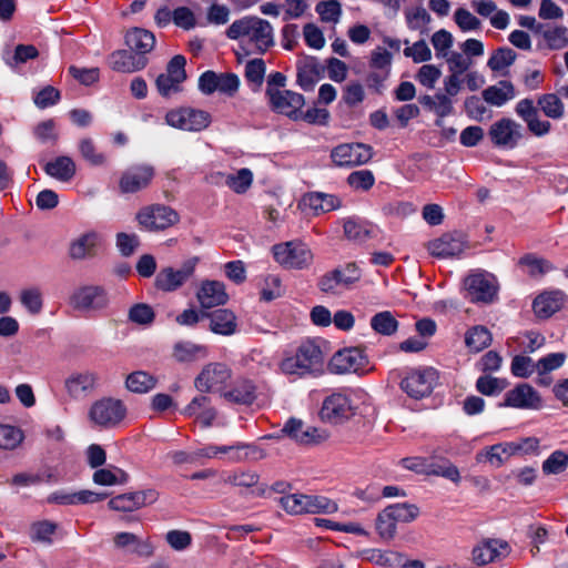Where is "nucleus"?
<instances>
[{
    "instance_id": "57",
    "label": "nucleus",
    "mask_w": 568,
    "mask_h": 568,
    "mask_svg": "<svg viewBox=\"0 0 568 568\" xmlns=\"http://www.w3.org/2000/svg\"><path fill=\"white\" fill-rule=\"evenodd\" d=\"M507 386L505 379L493 377L490 375L480 376L476 382L477 390L486 396H493L503 392Z\"/></svg>"
},
{
    "instance_id": "12",
    "label": "nucleus",
    "mask_w": 568,
    "mask_h": 568,
    "mask_svg": "<svg viewBox=\"0 0 568 568\" xmlns=\"http://www.w3.org/2000/svg\"><path fill=\"white\" fill-rule=\"evenodd\" d=\"M464 287L471 302L483 303L493 302L498 290L495 276L486 272L469 274L464 281Z\"/></svg>"
},
{
    "instance_id": "25",
    "label": "nucleus",
    "mask_w": 568,
    "mask_h": 568,
    "mask_svg": "<svg viewBox=\"0 0 568 568\" xmlns=\"http://www.w3.org/2000/svg\"><path fill=\"white\" fill-rule=\"evenodd\" d=\"M101 244L102 235L97 231H88L70 242L68 254L73 261L91 258L97 255Z\"/></svg>"
},
{
    "instance_id": "16",
    "label": "nucleus",
    "mask_w": 568,
    "mask_h": 568,
    "mask_svg": "<svg viewBox=\"0 0 568 568\" xmlns=\"http://www.w3.org/2000/svg\"><path fill=\"white\" fill-rule=\"evenodd\" d=\"M272 110L293 120L301 118V110L305 104L304 97L291 90H266Z\"/></svg>"
},
{
    "instance_id": "62",
    "label": "nucleus",
    "mask_w": 568,
    "mask_h": 568,
    "mask_svg": "<svg viewBox=\"0 0 568 568\" xmlns=\"http://www.w3.org/2000/svg\"><path fill=\"white\" fill-rule=\"evenodd\" d=\"M428 475L442 476L456 484L460 480L459 470L447 460L428 465Z\"/></svg>"
},
{
    "instance_id": "51",
    "label": "nucleus",
    "mask_w": 568,
    "mask_h": 568,
    "mask_svg": "<svg viewBox=\"0 0 568 568\" xmlns=\"http://www.w3.org/2000/svg\"><path fill=\"white\" fill-rule=\"evenodd\" d=\"M516 57V52L513 49L503 47L494 51L487 62V65L491 71L505 74V70L515 62Z\"/></svg>"
},
{
    "instance_id": "39",
    "label": "nucleus",
    "mask_w": 568,
    "mask_h": 568,
    "mask_svg": "<svg viewBox=\"0 0 568 568\" xmlns=\"http://www.w3.org/2000/svg\"><path fill=\"white\" fill-rule=\"evenodd\" d=\"M44 172L60 182H69L77 172L74 161L67 155H61L44 165Z\"/></svg>"
},
{
    "instance_id": "59",
    "label": "nucleus",
    "mask_w": 568,
    "mask_h": 568,
    "mask_svg": "<svg viewBox=\"0 0 568 568\" xmlns=\"http://www.w3.org/2000/svg\"><path fill=\"white\" fill-rule=\"evenodd\" d=\"M396 520L390 510L386 507L381 511L376 519V529L379 536L384 539H390L396 531Z\"/></svg>"
},
{
    "instance_id": "60",
    "label": "nucleus",
    "mask_w": 568,
    "mask_h": 568,
    "mask_svg": "<svg viewBox=\"0 0 568 568\" xmlns=\"http://www.w3.org/2000/svg\"><path fill=\"white\" fill-rule=\"evenodd\" d=\"M568 466V455L561 450L554 452L544 463L542 471L547 475L560 474Z\"/></svg>"
},
{
    "instance_id": "64",
    "label": "nucleus",
    "mask_w": 568,
    "mask_h": 568,
    "mask_svg": "<svg viewBox=\"0 0 568 568\" xmlns=\"http://www.w3.org/2000/svg\"><path fill=\"white\" fill-rule=\"evenodd\" d=\"M303 37L306 44L314 50H321L325 47L326 41L324 33L314 23H306L303 27Z\"/></svg>"
},
{
    "instance_id": "48",
    "label": "nucleus",
    "mask_w": 568,
    "mask_h": 568,
    "mask_svg": "<svg viewBox=\"0 0 568 568\" xmlns=\"http://www.w3.org/2000/svg\"><path fill=\"white\" fill-rule=\"evenodd\" d=\"M82 159L92 166H102L106 163V156L100 152L91 138H83L78 144Z\"/></svg>"
},
{
    "instance_id": "27",
    "label": "nucleus",
    "mask_w": 568,
    "mask_h": 568,
    "mask_svg": "<svg viewBox=\"0 0 568 568\" xmlns=\"http://www.w3.org/2000/svg\"><path fill=\"white\" fill-rule=\"evenodd\" d=\"M223 483L235 488L251 490L257 496H263L266 491V485L261 483L260 475L250 469L224 473Z\"/></svg>"
},
{
    "instance_id": "52",
    "label": "nucleus",
    "mask_w": 568,
    "mask_h": 568,
    "mask_svg": "<svg viewBox=\"0 0 568 568\" xmlns=\"http://www.w3.org/2000/svg\"><path fill=\"white\" fill-rule=\"evenodd\" d=\"M537 104L544 114L550 119L557 120L564 115L565 105L557 94H542L538 98Z\"/></svg>"
},
{
    "instance_id": "22",
    "label": "nucleus",
    "mask_w": 568,
    "mask_h": 568,
    "mask_svg": "<svg viewBox=\"0 0 568 568\" xmlns=\"http://www.w3.org/2000/svg\"><path fill=\"white\" fill-rule=\"evenodd\" d=\"M491 142L499 148H515L523 138L521 125L509 118H503L489 129Z\"/></svg>"
},
{
    "instance_id": "53",
    "label": "nucleus",
    "mask_w": 568,
    "mask_h": 568,
    "mask_svg": "<svg viewBox=\"0 0 568 568\" xmlns=\"http://www.w3.org/2000/svg\"><path fill=\"white\" fill-rule=\"evenodd\" d=\"M57 527V524L50 520L36 521L30 527V537L33 541L51 544Z\"/></svg>"
},
{
    "instance_id": "31",
    "label": "nucleus",
    "mask_w": 568,
    "mask_h": 568,
    "mask_svg": "<svg viewBox=\"0 0 568 568\" xmlns=\"http://www.w3.org/2000/svg\"><path fill=\"white\" fill-rule=\"evenodd\" d=\"M449 67L450 75L444 80L445 92L449 95H457L460 90L459 75L471 65V60L459 52H450L444 58Z\"/></svg>"
},
{
    "instance_id": "10",
    "label": "nucleus",
    "mask_w": 568,
    "mask_h": 568,
    "mask_svg": "<svg viewBox=\"0 0 568 568\" xmlns=\"http://www.w3.org/2000/svg\"><path fill=\"white\" fill-rule=\"evenodd\" d=\"M361 280V271L355 263H348L344 268H336L324 274L318 287L326 294L338 295L343 290L352 287Z\"/></svg>"
},
{
    "instance_id": "49",
    "label": "nucleus",
    "mask_w": 568,
    "mask_h": 568,
    "mask_svg": "<svg viewBox=\"0 0 568 568\" xmlns=\"http://www.w3.org/2000/svg\"><path fill=\"white\" fill-rule=\"evenodd\" d=\"M465 343L469 349L478 353L490 345L491 334L485 326H475L467 332Z\"/></svg>"
},
{
    "instance_id": "1",
    "label": "nucleus",
    "mask_w": 568,
    "mask_h": 568,
    "mask_svg": "<svg viewBox=\"0 0 568 568\" xmlns=\"http://www.w3.org/2000/svg\"><path fill=\"white\" fill-rule=\"evenodd\" d=\"M226 37L236 40L245 54H263L275 44L272 24L260 17L246 16L231 23Z\"/></svg>"
},
{
    "instance_id": "56",
    "label": "nucleus",
    "mask_w": 568,
    "mask_h": 568,
    "mask_svg": "<svg viewBox=\"0 0 568 568\" xmlns=\"http://www.w3.org/2000/svg\"><path fill=\"white\" fill-rule=\"evenodd\" d=\"M23 439L22 432L11 425L0 424V448L14 449Z\"/></svg>"
},
{
    "instance_id": "24",
    "label": "nucleus",
    "mask_w": 568,
    "mask_h": 568,
    "mask_svg": "<svg viewBox=\"0 0 568 568\" xmlns=\"http://www.w3.org/2000/svg\"><path fill=\"white\" fill-rule=\"evenodd\" d=\"M282 432L301 445L320 444L328 438L326 430L305 426V424L297 418H290Z\"/></svg>"
},
{
    "instance_id": "54",
    "label": "nucleus",
    "mask_w": 568,
    "mask_h": 568,
    "mask_svg": "<svg viewBox=\"0 0 568 568\" xmlns=\"http://www.w3.org/2000/svg\"><path fill=\"white\" fill-rule=\"evenodd\" d=\"M315 9L323 22L336 24L341 20L342 6L337 0L320 1Z\"/></svg>"
},
{
    "instance_id": "7",
    "label": "nucleus",
    "mask_w": 568,
    "mask_h": 568,
    "mask_svg": "<svg viewBox=\"0 0 568 568\" xmlns=\"http://www.w3.org/2000/svg\"><path fill=\"white\" fill-rule=\"evenodd\" d=\"M231 376L232 372L226 364L211 362L205 364L194 378V387L201 393L222 392Z\"/></svg>"
},
{
    "instance_id": "23",
    "label": "nucleus",
    "mask_w": 568,
    "mask_h": 568,
    "mask_svg": "<svg viewBox=\"0 0 568 568\" xmlns=\"http://www.w3.org/2000/svg\"><path fill=\"white\" fill-rule=\"evenodd\" d=\"M158 497L159 494L153 489L125 493L111 498L108 506L114 511L131 513L144 506L154 504L158 500Z\"/></svg>"
},
{
    "instance_id": "26",
    "label": "nucleus",
    "mask_w": 568,
    "mask_h": 568,
    "mask_svg": "<svg viewBox=\"0 0 568 568\" xmlns=\"http://www.w3.org/2000/svg\"><path fill=\"white\" fill-rule=\"evenodd\" d=\"M452 97L453 95H449L446 92L435 94L432 100L428 98V108L438 116L435 125L440 129V136L443 141H452L457 132L454 125L447 124L444 120V118L453 111Z\"/></svg>"
},
{
    "instance_id": "9",
    "label": "nucleus",
    "mask_w": 568,
    "mask_h": 568,
    "mask_svg": "<svg viewBox=\"0 0 568 568\" xmlns=\"http://www.w3.org/2000/svg\"><path fill=\"white\" fill-rule=\"evenodd\" d=\"M356 414L352 399L342 393L327 396L321 407L320 417L323 422L338 425L349 420Z\"/></svg>"
},
{
    "instance_id": "63",
    "label": "nucleus",
    "mask_w": 568,
    "mask_h": 568,
    "mask_svg": "<svg viewBox=\"0 0 568 568\" xmlns=\"http://www.w3.org/2000/svg\"><path fill=\"white\" fill-rule=\"evenodd\" d=\"M432 43L438 58L448 57L453 47V36L446 30H439L432 37Z\"/></svg>"
},
{
    "instance_id": "45",
    "label": "nucleus",
    "mask_w": 568,
    "mask_h": 568,
    "mask_svg": "<svg viewBox=\"0 0 568 568\" xmlns=\"http://www.w3.org/2000/svg\"><path fill=\"white\" fill-rule=\"evenodd\" d=\"M221 396L235 404H251L254 400V386L248 381H239L230 390H224Z\"/></svg>"
},
{
    "instance_id": "32",
    "label": "nucleus",
    "mask_w": 568,
    "mask_h": 568,
    "mask_svg": "<svg viewBox=\"0 0 568 568\" xmlns=\"http://www.w3.org/2000/svg\"><path fill=\"white\" fill-rule=\"evenodd\" d=\"M182 413L194 417L205 428L211 427L217 417V410L212 406L210 397L205 395L195 396Z\"/></svg>"
},
{
    "instance_id": "6",
    "label": "nucleus",
    "mask_w": 568,
    "mask_h": 568,
    "mask_svg": "<svg viewBox=\"0 0 568 568\" xmlns=\"http://www.w3.org/2000/svg\"><path fill=\"white\" fill-rule=\"evenodd\" d=\"M283 509L291 515L334 513L337 505L321 496L291 494L280 499Z\"/></svg>"
},
{
    "instance_id": "29",
    "label": "nucleus",
    "mask_w": 568,
    "mask_h": 568,
    "mask_svg": "<svg viewBox=\"0 0 568 568\" xmlns=\"http://www.w3.org/2000/svg\"><path fill=\"white\" fill-rule=\"evenodd\" d=\"M196 298L203 308L209 310L226 304L229 295L222 282L205 280L196 292Z\"/></svg>"
},
{
    "instance_id": "18",
    "label": "nucleus",
    "mask_w": 568,
    "mask_h": 568,
    "mask_svg": "<svg viewBox=\"0 0 568 568\" xmlns=\"http://www.w3.org/2000/svg\"><path fill=\"white\" fill-rule=\"evenodd\" d=\"M154 178V168L139 164L128 168L120 176L119 190L122 194H134L149 187Z\"/></svg>"
},
{
    "instance_id": "5",
    "label": "nucleus",
    "mask_w": 568,
    "mask_h": 568,
    "mask_svg": "<svg viewBox=\"0 0 568 568\" xmlns=\"http://www.w3.org/2000/svg\"><path fill=\"white\" fill-rule=\"evenodd\" d=\"M135 220L141 230L146 232L165 231L180 221L179 213L163 204H151L140 209Z\"/></svg>"
},
{
    "instance_id": "42",
    "label": "nucleus",
    "mask_w": 568,
    "mask_h": 568,
    "mask_svg": "<svg viewBox=\"0 0 568 568\" xmlns=\"http://www.w3.org/2000/svg\"><path fill=\"white\" fill-rule=\"evenodd\" d=\"M561 304L562 294L560 292H550L538 295L532 303V307L538 317L547 318L558 312Z\"/></svg>"
},
{
    "instance_id": "21",
    "label": "nucleus",
    "mask_w": 568,
    "mask_h": 568,
    "mask_svg": "<svg viewBox=\"0 0 568 568\" xmlns=\"http://www.w3.org/2000/svg\"><path fill=\"white\" fill-rule=\"evenodd\" d=\"M500 406L519 409H539L542 406L540 394L529 384L521 383L505 394Z\"/></svg>"
},
{
    "instance_id": "55",
    "label": "nucleus",
    "mask_w": 568,
    "mask_h": 568,
    "mask_svg": "<svg viewBox=\"0 0 568 568\" xmlns=\"http://www.w3.org/2000/svg\"><path fill=\"white\" fill-rule=\"evenodd\" d=\"M408 4L406 18L412 29H423L426 24V11L423 8V0H405Z\"/></svg>"
},
{
    "instance_id": "44",
    "label": "nucleus",
    "mask_w": 568,
    "mask_h": 568,
    "mask_svg": "<svg viewBox=\"0 0 568 568\" xmlns=\"http://www.w3.org/2000/svg\"><path fill=\"white\" fill-rule=\"evenodd\" d=\"M156 384V377L144 371H135L125 378V388L135 394L149 393L155 388Z\"/></svg>"
},
{
    "instance_id": "35",
    "label": "nucleus",
    "mask_w": 568,
    "mask_h": 568,
    "mask_svg": "<svg viewBox=\"0 0 568 568\" xmlns=\"http://www.w3.org/2000/svg\"><path fill=\"white\" fill-rule=\"evenodd\" d=\"M109 63L112 70L123 73H133L144 69L148 58L128 50H116L110 58Z\"/></svg>"
},
{
    "instance_id": "20",
    "label": "nucleus",
    "mask_w": 568,
    "mask_h": 568,
    "mask_svg": "<svg viewBox=\"0 0 568 568\" xmlns=\"http://www.w3.org/2000/svg\"><path fill=\"white\" fill-rule=\"evenodd\" d=\"M372 149L362 143L339 144L332 150L331 158L338 166L362 165L372 159Z\"/></svg>"
},
{
    "instance_id": "11",
    "label": "nucleus",
    "mask_w": 568,
    "mask_h": 568,
    "mask_svg": "<svg viewBox=\"0 0 568 568\" xmlns=\"http://www.w3.org/2000/svg\"><path fill=\"white\" fill-rule=\"evenodd\" d=\"M199 261V257L194 256L184 261L180 268H162L155 278L156 287L164 292L176 291L194 275Z\"/></svg>"
},
{
    "instance_id": "15",
    "label": "nucleus",
    "mask_w": 568,
    "mask_h": 568,
    "mask_svg": "<svg viewBox=\"0 0 568 568\" xmlns=\"http://www.w3.org/2000/svg\"><path fill=\"white\" fill-rule=\"evenodd\" d=\"M69 303L74 310L81 312L101 311L108 306L109 297L103 287L87 285L75 290Z\"/></svg>"
},
{
    "instance_id": "38",
    "label": "nucleus",
    "mask_w": 568,
    "mask_h": 568,
    "mask_svg": "<svg viewBox=\"0 0 568 568\" xmlns=\"http://www.w3.org/2000/svg\"><path fill=\"white\" fill-rule=\"evenodd\" d=\"M126 47L138 54L146 57L151 52L155 44V37L152 32L141 29L132 28L124 37Z\"/></svg>"
},
{
    "instance_id": "8",
    "label": "nucleus",
    "mask_w": 568,
    "mask_h": 568,
    "mask_svg": "<svg viewBox=\"0 0 568 568\" xmlns=\"http://www.w3.org/2000/svg\"><path fill=\"white\" fill-rule=\"evenodd\" d=\"M168 125L190 132H199L211 123V115L204 110L193 108H180L171 110L165 115Z\"/></svg>"
},
{
    "instance_id": "34",
    "label": "nucleus",
    "mask_w": 568,
    "mask_h": 568,
    "mask_svg": "<svg viewBox=\"0 0 568 568\" xmlns=\"http://www.w3.org/2000/svg\"><path fill=\"white\" fill-rule=\"evenodd\" d=\"M297 83L305 91L314 89L322 77V67L317 59L311 55H301L296 62Z\"/></svg>"
},
{
    "instance_id": "19",
    "label": "nucleus",
    "mask_w": 568,
    "mask_h": 568,
    "mask_svg": "<svg viewBox=\"0 0 568 568\" xmlns=\"http://www.w3.org/2000/svg\"><path fill=\"white\" fill-rule=\"evenodd\" d=\"M98 374L93 371L72 372L63 383L67 395L74 400H80L91 395L97 388Z\"/></svg>"
},
{
    "instance_id": "58",
    "label": "nucleus",
    "mask_w": 568,
    "mask_h": 568,
    "mask_svg": "<svg viewBox=\"0 0 568 568\" xmlns=\"http://www.w3.org/2000/svg\"><path fill=\"white\" fill-rule=\"evenodd\" d=\"M226 185L236 193H244L253 182V174L248 169H241L226 178Z\"/></svg>"
},
{
    "instance_id": "33",
    "label": "nucleus",
    "mask_w": 568,
    "mask_h": 568,
    "mask_svg": "<svg viewBox=\"0 0 568 568\" xmlns=\"http://www.w3.org/2000/svg\"><path fill=\"white\" fill-rule=\"evenodd\" d=\"M203 317L209 318V328L214 334L232 336L239 331L237 316L229 308H220L212 313H203Z\"/></svg>"
},
{
    "instance_id": "47",
    "label": "nucleus",
    "mask_w": 568,
    "mask_h": 568,
    "mask_svg": "<svg viewBox=\"0 0 568 568\" xmlns=\"http://www.w3.org/2000/svg\"><path fill=\"white\" fill-rule=\"evenodd\" d=\"M371 326L377 334L392 336L398 331L399 323L389 311H383L372 317Z\"/></svg>"
},
{
    "instance_id": "46",
    "label": "nucleus",
    "mask_w": 568,
    "mask_h": 568,
    "mask_svg": "<svg viewBox=\"0 0 568 568\" xmlns=\"http://www.w3.org/2000/svg\"><path fill=\"white\" fill-rule=\"evenodd\" d=\"M344 235L354 242H364L372 235L371 225L355 217H348L343 223Z\"/></svg>"
},
{
    "instance_id": "41",
    "label": "nucleus",
    "mask_w": 568,
    "mask_h": 568,
    "mask_svg": "<svg viewBox=\"0 0 568 568\" xmlns=\"http://www.w3.org/2000/svg\"><path fill=\"white\" fill-rule=\"evenodd\" d=\"M485 102L501 106L507 101L515 98V88L510 81L501 80L495 85H490L483 91Z\"/></svg>"
},
{
    "instance_id": "36",
    "label": "nucleus",
    "mask_w": 568,
    "mask_h": 568,
    "mask_svg": "<svg viewBox=\"0 0 568 568\" xmlns=\"http://www.w3.org/2000/svg\"><path fill=\"white\" fill-rule=\"evenodd\" d=\"M300 206L314 215H320L338 209L341 206V200L333 194L320 192L308 193L303 196Z\"/></svg>"
},
{
    "instance_id": "14",
    "label": "nucleus",
    "mask_w": 568,
    "mask_h": 568,
    "mask_svg": "<svg viewBox=\"0 0 568 568\" xmlns=\"http://www.w3.org/2000/svg\"><path fill=\"white\" fill-rule=\"evenodd\" d=\"M367 364L368 358L362 349L356 347L344 348L331 357L328 371L337 375L357 373L365 369Z\"/></svg>"
},
{
    "instance_id": "4",
    "label": "nucleus",
    "mask_w": 568,
    "mask_h": 568,
    "mask_svg": "<svg viewBox=\"0 0 568 568\" xmlns=\"http://www.w3.org/2000/svg\"><path fill=\"white\" fill-rule=\"evenodd\" d=\"M126 416V406L114 397H102L93 402L89 408L88 417L95 427L110 429L119 426Z\"/></svg>"
},
{
    "instance_id": "28",
    "label": "nucleus",
    "mask_w": 568,
    "mask_h": 568,
    "mask_svg": "<svg viewBox=\"0 0 568 568\" xmlns=\"http://www.w3.org/2000/svg\"><path fill=\"white\" fill-rule=\"evenodd\" d=\"M468 247L467 241L463 235L444 234L442 237L433 241L428 250L433 256L446 258L458 256Z\"/></svg>"
},
{
    "instance_id": "13",
    "label": "nucleus",
    "mask_w": 568,
    "mask_h": 568,
    "mask_svg": "<svg viewBox=\"0 0 568 568\" xmlns=\"http://www.w3.org/2000/svg\"><path fill=\"white\" fill-rule=\"evenodd\" d=\"M185 63V58L178 54L170 60L166 71L156 78L155 84L162 97L168 98L181 91V84L186 79Z\"/></svg>"
},
{
    "instance_id": "2",
    "label": "nucleus",
    "mask_w": 568,
    "mask_h": 568,
    "mask_svg": "<svg viewBox=\"0 0 568 568\" xmlns=\"http://www.w3.org/2000/svg\"><path fill=\"white\" fill-rule=\"evenodd\" d=\"M324 368V352L315 339H306L300 344L293 355L286 356L280 369L286 375H317Z\"/></svg>"
},
{
    "instance_id": "30",
    "label": "nucleus",
    "mask_w": 568,
    "mask_h": 568,
    "mask_svg": "<svg viewBox=\"0 0 568 568\" xmlns=\"http://www.w3.org/2000/svg\"><path fill=\"white\" fill-rule=\"evenodd\" d=\"M113 547L116 550L151 557L154 548L149 539H141L138 535L129 531L116 532L112 538Z\"/></svg>"
},
{
    "instance_id": "43",
    "label": "nucleus",
    "mask_w": 568,
    "mask_h": 568,
    "mask_svg": "<svg viewBox=\"0 0 568 568\" xmlns=\"http://www.w3.org/2000/svg\"><path fill=\"white\" fill-rule=\"evenodd\" d=\"M536 32L540 33L546 45L550 50H560L568 45V29L564 26H537Z\"/></svg>"
},
{
    "instance_id": "40",
    "label": "nucleus",
    "mask_w": 568,
    "mask_h": 568,
    "mask_svg": "<svg viewBox=\"0 0 568 568\" xmlns=\"http://www.w3.org/2000/svg\"><path fill=\"white\" fill-rule=\"evenodd\" d=\"M207 347L192 342H179L173 346L172 357L179 363H192L205 359Z\"/></svg>"
},
{
    "instance_id": "3",
    "label": "nucleus",
    "mask_w": 568,
    "mask_h": 568,
    "mask_svg": "<svg viewBox=\"0 0 568 568\" xmlns=\"http://www.w3.org/2000/svg\"><path fill=\"white\" fill-rule=\"evenodd\" d=\"M274 260L285 270L301 271L310 268L314 261L311 247L298 240L273 245Z\"/></svg>"
},
{
    "instance_id": "17",
    "label": "nucleus",
    "mask_w": 568,
    "mask_h": 568,
    "mask_svg": "<svg viewBox=\"0 0 568 568\" xmlns=\"http://www.w3.org/2000/svg\"><path fill=\"white\" fill-rule=\"evenodd\" d=\"M511 548L506 540L488 538L479 541L471 550V561L476 566L498 562L509 556Z\"/></svg>"
},
{
    "instance_id": "61",
    "label": "nucleus",
    "mask_w": 568,
    "mask_h": 568,
    "mask_svg": "<svg viewBox=\"0 0 568 568\" xmlns=\"http://www.w3.org/2000/svg\"><path fill=\"white\" fill-rule=\"evenodd\" d=\"M347 183L356 191H368L374 185L375 178L371 171L359 170L348 175Z\"/></svg>"
},
{
    "instance_id": "37",
    "label": "nucleus",
    "mask_w": 568,
    "mask_h": 568,
    "mask_svg": "<svg viewBox=\"0 0 568 568\" xmlns=\"http://www.w3.org/2000/svg\"><path fill=\"white\" fill-rule=\"evenodd\" d=\"M399 386L412 402H422L426 396V375L420 369H410Z\"/></svg>"
},
{
    "instance_id": "50",
    "label": "nucleus",
    "mask_w": 568,
    "mask_h": 568,
    "mask_svg": "<svg viewBox=\"0 0 568 568\" xmlns=\"http://www.w3.org/2000/svg\"><path fill=\"white\" fill-rule=\"evenodd\" d=\"M19 301L31 315L40 314L43 308L42 292L38 287H29L22 290L19 293Z\"/></svg>"
}]
</instances>
